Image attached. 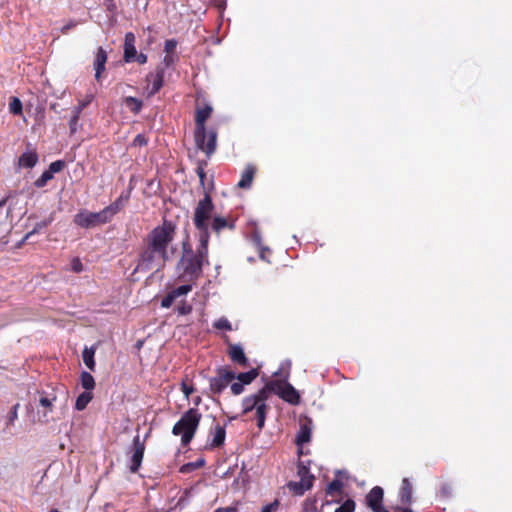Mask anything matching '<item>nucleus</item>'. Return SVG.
I'll list each match as a JSON object with an SVG mask.
<instances>
[{"instance_id":"obj_1","label":"nucleus","mask_w":512,"mask_h":512,"mask_svg":"<svg viewBox=\"0 0 512 512\" xmlns=\"http://www.w3.org/2000/svg\"><path fill=\"white\" fill-rule=\"evenodd\" d=\"M176 235V225L164 219L161 225L154 227L145 237V248L140 254L136 272L159 269L169 259L168 247Z\"/></svg>"},{"instance_id":"obj_2","label":"nucleus","mask_w":512,"mask_h":512,"mask_svg":"<svg viewBox=\"0 0 512 512\" xmlns=\"http://www.w3.org/2000/svg\"><path fill=\"white\" fill-rule=\"evenodd\" d=\"M213 107L210 104H204L200 106L199 103L196 105L195 110V131L194 140L198 149L203 151L209 158L217 147V129L210 127L207 129L206 121L211 116Z\"/></svg>"},{"instance_id":"obj_3","label":"nucleus","mask_w":512,"mask_h":512,"mask_svg":"<svg viewBox=\"0 0 512 512\" xmlns=\"http://www.w3.org/2000/svg\"><path fill=\"white\" fill-rule=\"evenodd\" d=\"M272 396L269 392L267 384L258 389L256 392L245 396L241 401L242 416H249L248 420L255 421L259 430L265 427L268 413L271 410Z\"/></svg>"},{"instance_id":"obj_4","label":"nucleus","mask_w":512,"mask_h":512,"mask_svg":"<svg viewBox=\"0 0 512 512\" xmlns=\"http://www.w3.org/2000/svg\"><path fill=\"white\" fill-rule=\"evenodd\" d=\"M208 243L209 241L204 243L203 239L199 238L196 250L186 244L183 245L178 262V269L182 271V276L188 277L189 280H196L201 276L204 264L209 265Z\"/></svg>"},{"instance_id":"obj_5","label":"nucleus","mask_w":512,"mask_h":512,"mask_svg":"<svg viewBox=\"0 0 512 512\" xmlns=\"http://www.w3.org/2000/svg\"><path fill=\"white\" fill-rule=\"evenodd\" d=\"M201 419L202 414L197 408H189L174 424L172 434L175 436H181V444L183 446H187L194 438Z\"/></svg>"},{"instance_id":"obj_6","label":"nucleus","mask_w":512,"mask_h":512,"mask_svg":"<svg viewBox=\"0 0 512 512\" xmlns=\"http://www.w3.org/2000/svg\"><path fill=\"white\" fill-rule=\"evenodd\" d=\"M213 210L212 198L208 193H205L204 198L198 202L193 217V223L199 233V238L203 239L204 243L209 241L210 238L208 222L212 217Z\"/></svg>"},{"instance_id":"obj_7","label":"nucleus","mask_w":512,"mask_h":512,"mask_svg":"<svg viewBox=\"0 0 512 512\" xmlns=\"http://www.w3.org/2000/svg\"><path fill=\"white\" fill-rule=\"evenodd\" d=\"M110 221L111 219L104 208L99 212H91L89 210L82 209L73 217V223L84 229H92L109 223Z\"/></svg>"},{"instance_id":"obj_8","label":"nucleus","mask_w":512,"mask_h":512,"mask_svg":"<svg viewBox=\"0 0 512 512\" xmlns=\"http://www.w3.org/2000/svg\"><path fill=\"white\" fill-rule=\"evenodd\" d=\"M266 384L272 397L278 395L291 405L300 403V394L290 383L279 379H271Z\"/></svg>"},{"instance_id":"obj_9","label":"nucleus","mask_w":512,"mask_h":512,"mask_svg":"<svg viewBox=\"0 0 512 512\" xmlns=\"http://www.w3.org/2000/svg\"><path fill=\"white\" fill-rule=\"evenodd\" d=\"M236 374L230 368L224 366L216 370V376L210 378L209 387L212 393L221 394L224 389L235 379Z\"/></svg>"},{"instance_id":"obj_10","label":"nucleus","mask_w":512,"mask_h":512,"mask_svg":"<svg viewBox=\"0 0 512 512\" xmlns=\"http://www.w3.org/2000/svg\"><path fill=\"white\" fill-rule=\"evenodd\" d=\"M145 452V441L140 439L139 435L133 438L132 455L130 458L129 470L131 473L138 472Z\"/></svg>"},{"instance_id":"obj_11","label":"nucleus","mask_w":512,"mask_h":512,"mask_svg":"<svg viewBox=\"0 0 512 512\" xmlns=\"http://www.w3.org/2000/svg\"><path fill=\"white\" fill-rule=\"evenodd\" d=\"M225 343L227 345V355L233 363L238 364L243 368H246L250 365L249 360L246 357L240 344H234L230 342L228 336H225Z\"/></svg>"},{"instance_id":"obj_12","label":"nucleus","mask_w":512,"mask_h":512,"mask_svg":"<svg viewBox=\"0 0 512 512\" xmlns=\"http://www.w3.org/2000/svg\"><path fill=\"white\" fill-rule=\"evenodd\" d=\"M384 490L380 486L373 487L365 498V503L373 512L388 511L384 508Z\"/></svg>"},{"instance_id":"obj_13","label":"nucleus","mask_w":512,"mask_h":512,"mask_svg":"<svg viewBox=\"0 0 512 512\" xmlns=\"http://www.w3.org/2000/svg\"><path fill=\"white\" fill-rule=\"evenodd\" d=\"M164 67L157 66L155 72L149 73L146 77L148 82L149 96L155 95L160 91L164 83Z\"/></svg>"},{"instance_id":"obj_14","label":"nucleus","mask_w":512,"mask_h":512,"mask_svg":"<svg viewBox=\"0 0 512 512\" xmlns=\"http://www.w3.org/2000/svg\"><path fill=\"white\" fill-rule=\"evenodd\" d=\"M136 37L132 32H128L125 34L124 39V61L129 63L134 61L136 57V47H135Z\"/></svg>"},{"instance_id":"obj_15","label":"nucleus","mask_w":512,"mask_h":512,"mask_svg":"<svg viewBox=\"0 0 512 512\" xmlns=\"http://www.w3.org/2000/svg\"><path fill=\"white\" fill-rule=\"evenodd\" d=\"M210 435L212 436L211 441L209 442V448H220L225 443L226 438V428L220 424H216L214 429L210 430Z\"/></svg>"},{"instance_id":"obj_16","label":"nucleus","mask_w":512,"mask_h":512,"mask_svg":"<svg viewBox=\"0 0 512 512\" xmlns=\"http://www.w3.org/2000/svg\"><path fill=\"white\" fill-rule=\"evenodd\" d=\"M211 229L215 233H220L221 231L228 229V230H234L235 229V219L233 218H226L223 216H215L212 219L211 223Z\"/></svg>"},{"instance_id":"obj_17","label":"nucleus","mask_w":512,"mask_h":512,"mask_svg":"<svg viewBox=\"0 0 512 512\" xmlns=\"http://www.w3.org/2000/svg\"><path fill=\"white\" fill-rule=\"evenodd\" d=\"M106 62L107 53L102 47H99L94 60L95 79L97 82L101 80L102 73L105 71Z\"/></svg>"},{"instance_id":"obj_18","label":"nucleus","mask_w":512,"mask_h":512,"mask_svg":"<svg viewBox=\"0 0 512 512\" xmlns=\"http://www.w3.org/2000/svg\"><path fill=\"white\" fill-rule=\"evenodd\" d=\"M256 171H257V168L255 165L248 164L244 168L237 186L241 189H249L252 185Z\"/></svg>"},{"instance_id":"obj_19","label":"nucleus","mask_w":512,"mask_h":512,"mask_svg":"<svg viewBox=\"0 0 512 512\" xmlns=\"http://www.w3.org/2000/svg\"><path fill=\"white\" fill-rule=\"evenodd\" d=\"M129 198L130 191H128L126 194L122 193L113 203L104 208L111 220L114 215H116L126 205V203L129 201Z\"/></svg>"},{"instance_id":"obj_20","label":"nucleus","mask_w":512,"mask_h":512,"mask_svg":"<svg viewBox=\"0 0 512 512\" xmlns=\"http://www.w3.org/2000/svg\"><path fill=\"white\" fill-rule=\"evenodd\" d=\"M312 434V421L307 419L304 423L300 424L299 432L296 436V444L300 448L303 444L308 443L311 439Z\"/></svg>"},{"instance_id":"obj_21","label":"nucleus","mask_w":512,"mask_h":512,"mask_svg":"<svg viewBox=\"0 0 512 512\" xmlns=\"http://www.w3.org/2000/svg\"><path fill=\"white\" fill-rule=\"evenodd\" d=\"M37 162L38 154L35 150L24 152L18 159V165L24 168H33Z\"/></svg>"},{"instance_id":"obj_22","label":"nucleus","mask_w":512,"mask_h":512,"mask_svg":"<svg viewBox=\"0 0 512 512\" xmlns=\"http://www.w3.org/2000/svg\"><path fill=\"white\" fill-rule=\"evenodd\" d=\"M399 499L402 504H410L412 502V485L408 478L402 480Z\"/></svg>"},{"instance_id":"obj_23","label":"nucleus","mask_w":512,"mask_h":512,"mask_svg":"<svg viewBox=\"0 0 512 512\" xmlns=\"http://www.w3.org/2000/svg\"><path fill=\"white\" fill-rule=\"evenodd\" d=\"M259 375L258 368H252L247 372H241L236 375L235 379L240 381L244 386L251 384Z\"/></svg>"},{"instance_id":"obj_24","label":"nucleus","mask_w":512,"mask_h":512,"mask_svg":"<svg viewBox=\"0 0 512 512\" xmlns=\"http://www.w3.org/2000/svg\"><path fill=\"white\" fill-rule=\"evenodd\" d=\"M312 483L309 481L300 480L299 482H289L288 487L295 495H303L305 491L312 488Z\"/></svg>"},{"instance_id":"obj_25","label":"nucleus","mask_w":512,"mask_h":512,"mask_svg":"<svg viewBox=\"0 0 512 512\" xmlns=\"http://www.w3.org/2000/svg\"><path fill=\"white\" fill-rule=\"evenodd\" d=\"M309 464L310 461H308L307 463L300 461L298 463L297 474L300 477V480L309 481V483L313 484L314 476L310 473Z\"/></svg>"},{"instance_id":"obj_26","label":"nucleus","mask_w":512,"mask_h":512,"mask_svg":"<svg viewBox=\"0 0 512 512\" xmlns=\"http://www.w3.org/2000/svg\"><path fill=\"white\" fill-rule=\"evenodd\" d=\"M123 103L134 114H138L141 111L142 106H143L142 100H140L136 97H132V96L125 97L123 99Z\"/></svg>"},{"instance_id":"obj_27","label":"nucleus","mask_w":512,"mask_h":512,"mask_svg":"<svg viewBox=\"0 0 512 512\" xmlns=\"http://www.w3.org/2000/svg\"><path fill=\"white\" fill-rule=\"evenodd\" d=\"M94 354H95V349L93 347H90V348L85 347L82 352L83 362L91 371L95 370V365H96L95 360H94Z\"/></svg>"},{"instance_id":"obj_28","label":"nucleus","mask_w":512,"mask_h":512,"mask_svg":"<svg viewBox=\"0 0 512 512\" xmlns=\"http://www.w3.org/2000/svg\"><path fill=\"white\" fill-rule=\"evenodd\" d=\"M92 398H93L92 392L84 391L77 397L76 403H75V409L78 411L84 410L87 407V405L91 402Z\"/></svg>"},{"instance_id":"obj_29","label":"nucleus","mask_w":512,"mask_h":512,"mask_svg":"<svg viewBox=\"0 0 512 512\" xmlns=\"http://www.w3.org/2000/svg\"><path fill=\"white\" fill-rule=\"evenodd\" d=\"M54 220L53 214H50V216L38 223L35 224L34 228L26 234L25 239L30 238L32 235L41 232L43 229L48 227Z\"/></svg>"},{"instance_id":"obj_30","label":"nucleus","mask_w":512,"mask_h":512,"mask_svg":"<svg viewBox=\"0 0 512 512\" xmlns=\"http://www.w3.org/2000/svg\"><path fill=\"white\" fill-rule=\"evenodd\" d=\"M81 385L86 390L91 392L95 388L94 377L86 371L81 372L80 375Z\"/></svg>"},{"instance_id":"obj_31","label":"nucleus","mask_w":512,"mask_h":512,"mask_svg":"<svg viewBox=\"0 0 512 512\" xmlns=\"http://www.w3.org/2000/svg\"><path fill=\"white\" fill-rule=\"evenodd\" d=\"M9 111L14 115H21L23 111V105L19 98L12 97L9 103Z\"/></svg>"},{"instance_id":"obj_32","label":"nucleus","mask_w":512,"mask_h":512,"mask_svg":"<svg viewBox=\"0 0 512 512\" xmlns=\"http://www.w3.org/2000/svg\"><path fill=\"white\" fill-rule=\"evenodd\" d=\"M81 112H82V108L81 107H77L76 111H75V114L71 117V119L69 121L70 134H75L76 133L77 125H78V122H79V119H80Z\"/></svg>"},{"instance_id":"obj_33","label":"nucleus","mask_w":512,"mask_h":512,"mask_svg":"<svg viewBox=\"0 0 512 512\" xmlns=\"http://www.w3.org/2000/svg\"><path fill=\"white\" fill-rule=\"evenodd\" d=\"M343 488V482L339 479L332 480L326 488V494L332 495L335 492H340Z\"/></svg>"},{"instance_id":"obj_34","label":"nucleus","mask_w":512,"mask_h":512,"mask_svg":"<svg viewBox=\"0 0 512 512\" xmlns=\"http://www.w3.org/2000/svg\"><path fill=\"white\" fill-rule=\"evenodd\" d=\"M356 503L353 499L345 500L334 512H355Z\"/></svg>"},{"instance_id":"obj_35","label":"nucleus","mask_w":512,"mask_h":512,"mask_svg":"<svg viewBox=\"0 0 512 512\" xmlns=\"http://www.w3.org/2000/svg\"><path fill=\"white\" fill-rule=\"evenodd\" d=\"M213 327L218 330L231 331L232 326L226 317H221L213 323Z\"/></svg>"},{"instance_id":"obj_36","label":"nucleus","mask_w":512,"mask_h":512,"mask_svg":"<svg viewBox=\"0 0 512 512\" xmlns=\"http://www.w3.org/2000/svg\"><path fill=\"white\" fill-rule=\"evenodd\" d=\"M53 178V175L48 171H44L42 175L35 180L34 185L37 188H42L46 186L47 182L50 181Z\"/></svg>"},{"instance_id":"obj_37","label":"nucleus","mask_w":512,"mask_h":512,"mask_svg":"<svg viewBox=\"0 0 512 512\" xmlns=\"http://www.w3.org/2000/svg\"><path fill=\"white\" fill-rule=\"evenodd\" d=\"M179 57L176 53H166V55L164 56L163 58V62H162V67L165 68H168L170 66H172L173 64H175L177 61H178Z\"/></svg>"},{"instance_id":"obj_38","label":"nucleus","mask_w":512,"mask_h":512,"mask_svg":"<svg viewBox=\"0 0 512 512\" xmlns=\"http://www.w3.org/2000/svg\"><path fill=\"white\" fill-rule=\"evenodd\" d=\"M192 290V285L185 284L173 289L171 292L175 295L176 298L188 294Z\"/></svg>"},{"instance_id":"obj_39","label":"nucleus","mask_w":512,"mask_h":512,"mask_svg":"<svg viewBox=\"0 0 512 512\" xmlns=\"http://www.w3.org/2000/svg\"><path fill=\"white\" fill-rule=\"evenodd\" d=\"M206 166V162L205 161H201L198 163V166L196 168V173L199 177V181L201 183V185L204 187V184H205V179H206V173H205V170H204V167Z\"/></svg>"},{"instance_id":"obj_40","label":"nucleus","mask_w":512,"mask_h":512,"mask_svg":"<svg viewBox=\"0 0 512 512\" xmlns=\"http://www.w3.org/2000/svg\"><path fill=\"white\" fill-rule=\"evenodd\" d=\"M65 167V162L63 160H57L52 162L49 165L48 171L53 175L54 173H58L63 170Z\"/></svg>"},{"instance_id":"obj_41","label":"nucleus","mask_w":512,"mask_h":512,"mask_svg":"<svg viewBox=\"0 0 512 512\" xmlns=\"http://www.w3.org/2000/svg\"><path fill=\"white\" fill-rule=\"evenodd\" d=\"M187 379L188 378L185 377L181 381V391L183 392V394L185 395L186 398H188L195 391V388L192 384L191 385L187 384Z\"/></svg>"},{"instance_id":"obj_42","label":"nucleus","mask_w":512,"mask_h":512,"mask_svg":"<svg viewBox=\"0 0 512 512\" xmlns=\"http://www.w3.org/2000/svg\"><path fill=\"white\" fill-rule=\"evenodd\" d=\"M176 299L177 298L175 295L170 291L165 297L162 298L161 307L170 308Z\"/></svg>"},{"instance_id":"obj_43","label":"nucleus","mask_w":512,"mask_h":512,"mask_svg":"<svg viewBox=\"0 0 512 512\" xmlns=\"http://www.w3.org/2000/svg\"><path fill=\"white\" fill-rule=\"evenodd\" d=\"M56 400V396H53L52 398L43 396L40 398L39 403L41 406L48 409V411H52L53 409V402Z\"/></svg>"},{"instance_id":"obj_44","label":"nucleus","mask_w":512,"mask_h":512,"mask_svg":"<svg viewBox=\"0 0 512 512\" xmlns=\"http://www.w3.org/2000/svg\"><path fill=\"white\" fill-rule=\"evenodd\" d=\"M177 312L179 315H188L192 312V306L189 303L183 301L177 307Z\"/></svg>"},{"instance_id":"obj_45","label":"nucleus","mask_w":512,"mask_h":512,"mask_svg":"<svg viewBox=\"0 0 512 512\" xmlns=\"http://www.w3.org/2000/svg\"><path fill=\"white\" fill-rule=\"evenodd\" d=\"M280 506L278 499L262 507L260 512H276Z\"/></svg>"},{"instance_id":"obj_46","label":"nucleus","mask_w":512,"mask_h":512,"mask_svg":"<svg viewBox=\"0 0 512 512\" xmlns=\"http://www.w3.org/2000/svg\"><path fill=\"white\" fill-rule=\"evenodd\" d=\"M177 47V41L175 39H168L165 41L164 51L165 53H175Z\"/></svg>"},{"instance_id":"obj_47","label":"nucleus","mask_w":512,"mask_h":512,"mask_svg":"<svg viewBox=\"0 0 512 512\" xmlns=\"http://www.w3.org/2000/svg\"><path fill=\"white\" fill-rule=\"evenodd\" d=\"M19 403H16L10 410L8 415V425H12L18 417Z\"/></svg>"},{"instance_id":"obj_48","label":"nucleus","mask_w":512,"mask_h":512,"mask_svg":"<svg viewBox=\"0 0 512 512\" xmlns=\"http://www.w3.org/2000/svg\"><path fill=\"white\" fill-rule=\"evenodd\" d=\"M230 389L233 395H240L244 392V385L240 381L234 382L231 384Z\"/></svg>"},{"instance_id":"obj_49","label":"nucleus","mask_w":512,"mask_h":512,"mask_svg":"<svg viewBox=\"0 0 512 512\" xmlns=\"http://www.w3.org/2000/svg\"><path fill=\"white\" fill-rule=\"evenodd\" d=\"M147 143H148L147 138L143 134L136 135L134 140H133V145L134 146L141 147V146L147 145Z\"/></svg>"},{"instance_id":"obj_50","label":"nucleus","mask_w":512,"mask_h":512,"mask_svg":"<svg viewBox=\"0 0 512 512\" xmlns=\"http://www.w3.org/2000/svg\"><path fill=\"white\" fill-rule=\"evenodd\" d=\"M72 270L76 273H80L83 270V264L79 258H74L71 262Z\"/></svg>"},{"instance_id":"obj_51","label":"nucleus","mask_w":512,"mask_h":512,"mask_svg":"<svg viewBox=\"0 0 512 512\" xmlns=\"http://www.w3.org/2000/svg\"><path fill=\"white\" fill-rule=\"evenodd\" d=\"M134 61L138 62L139 64H145L147 62V55H145L143 53H139V54L136 53V57H135Z\"/></svg>"},{"instance_id":"obj_52","label":"nucleus","mask_w":512,"mask_h":512,"mask_svg":"<svg viewBox=\"0 0 512 512\" xmlns=\"http://www.w3.org/2000/svg\"><path fill=\"white\" fill-rule=\"evenodd\" d=\"M214 512H238V510L236 507L229 506L217 508Z\"/></svg>"},{"instance_id":"obj_53","label":"nucleus","mask_w":512,"mask_h":512,"mask_svg":"<svg viewBox=\"0 0 512 512\" xmlns=\"http://www.w3.org/2000/svg\"><path fill=\"white\" fill-rule=\"evenodd\" d=\"M195 468V464L194 463H188V464H185L181 467L180 471L181 472H189L190 470L194 469Z\"/></svg>"},{"instance_id":"obj_54","label":"nucleus","mask_w":512,"mask_h":512,"mask_svg":"<svg viewBox=\"0 0 512 512\" xmlns=\"http://www.w3.org/2000/svg\"><path fill=\"white\" fill-rule=\"evenodd\" d=\"M76 26V23L74 22H69L67 25H65L63 28H62V32L63 33H67L68 30L74 28Z\"/></svg>"},{"instance_id":"obj_55","label":"nucleus","mask_w":512,"mask_h":512,"mask_svg":"<svg viewBox=\"0 0 512 512\" xmlns=\"http://www.w3.org/2000/svg\"><path fill=\"white\" fill-rule=\"evenodd\" d=\"M200 403H201V397H200V396H197V397L194 399V404H195L196 406H198Z\"/></svg>"},{"instance_id":"obj_56","label":"nucleus","mask_w":512,"mask_h":512,"mask_svg":"<svg viewBox=\"0 0 512 512\" xmlns=\"http://www.w3.org/2000/svg\"><path fill=\"white\" fill-rule=\"evenodd\" d=\"M6 204V198L0 200V209Z\"/></svg>"},{"instance_id":"obj_57","label":"nucleus","mask_w":512,"mask_h":512,"mask_svg":"<svg viewBox=\"0 0 512 512\" xmlns=\"http://www.w3.org/2000/svg\"><path fill=\"white\" fill-rule=\"evenodd\" d=\"M254 239H255V241H256L257 243H260V240H261V239H260V236H259V235L255 234V235H254Z\"/></svg>"},{"instance_id":"obj_58","label":"nucleus","mask_w":512,"mask_h":512,"mask_svg":"<svg viewBox=\"0 0 512 512\" xmlns=\"http://www.w3.org/2000/svg\"><path fill=\"white\" fill-rule=\"evenodd\" d=\"M204 464V460H200L195 464V467L202 466Z\"/></svg>"},{"instance_id":"obj_59","label":"nucleus","mask_w":512,"mask_h":512,"mask_svg":"<svg viewBox=\"0 0 512 512\" xmlns=\"http://www.w3.org/2000/svg\"><path fill=\"white\" fill-rule=\"evenodd\" d=\"M401 512H413L410 508H403Z\"/></svg>"},{"instance_id":"obj_60","label":"nucleus","mask_w":512,"mask_h":512,"mask_svg":"<svg viewBox=\"0 0 512 512\" xmlns=\"http://www.w3.org/2000/svg\"><path fill=\"white\" fill-rule=\"evenodd\" d=\"M49 512H60L58 509H51Z\"/></svg>"},{"instance_id":"obj_61","label":"nucleus","mask_w":512,"mask_h":512,"mask_svg":"<svg viewBox=\"0 0 512 512\" xmlns=\"http://www.w3.org/2000/svg\"><path fill=\"white\" fill-rule=\"evenodd\" d=\"M85 104H81L79 105L78 107H81L82 109L84 108Z\"/></svg>"},{"instance_id":"obj_62","label":"nucleus","mask_w":512,"mask_h":512,"mask_svg":"<svg viewBox=\"0 0 512 512\" xmlns=\"http://www.w3.org/2000/svg\"><path fill=\"white\" fill-rule=\"evenodd\" d=\"M382 512H390V511H382Z\"/></svg>"}]
</instances>
